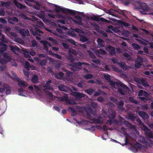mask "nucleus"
Here are the masks:
<instances>
[{
  "instance_id": "1",
  "label": "nucleus",
  "mask_w": 153,
  "mask_h": 153,
  "mask_svg": "<svg viewBox=\"0 0 153 153\" xmlns=\"http://www.w3.org/2000/svg\"><path fill=\"white\" fill-rule=\"evenodd\" d=\"M55 7H56V8L55 9V10L57 13L62 12L66 13L71 14H75L76 13V12L75 10L68 8L61 7L56 5L55 6Z\"/></svg>"
},
{
  "instance_id": "2",
  "label": "nucleus",
  "mask_w": 153,
  "mask_h": 153,
  "mask_svg": "<svg viewBox=\"0 0 153 153\" xmlns=\"http://www.w3.org/2000/svg\"><path fill=\"white\" fill-rule=\"evenodd\" d=\"M82 65H88V64L86 62H79L76 63L73 62L71 64H70L69 65L71 66L70 68L71 70L76 71L80 69V68L78 67V66H80Z\"/></svg>"
},
{
  "instance_id": "3",
  "label": "nucleus",
  "mask_w": 153,
  "mask_h": 153,
  "mask_svg": "<svg viewBox=\"0 0 153 153\" xmlns=\"http://www.w3.org/2000/svg\"><path fill=\"white\" fill-rule=\"evenodd\" d=\"M76 11V13L74 15H76L77 13V14L78 15L75 16V17L76 19L78 20V21L76 20H74L73 22L74 23L76 24L77 25H81L82 22V19L81 16H79V15H82L83 13L80 12H77Z\"/></svg>"
},
{
  "instance_id": "4",
  "label": "nucleus",
  "mask_w": 153,
  "mask_h": 153,
  "mask_svg": "<svg viewBox=\"0 0 153 153\" xmlns=\"http://www.w3.org/2000/svg\"><path fill=\"white\" fill-rule=\"evenodd\" d=\"M51 82V81L50 79H49L48 81L46 82V84L43 86L44 88L43 89V91L44 92H45L47 90H53V87L50 84Z\"/></svg>"
},
{
  "instance_id": "5",
  "label": "nucleus",
  "mask_w": 153,
  "mask_h": 153,
  "mask_svg": "<svg viewBox=\"0 0 153 153\" xmlns=\"http://www.w3.org/2000/svg\"><path fill=\"white\" fill-rule=\"evenodd\" d=\"M114 11V10H113L112 9H111L108 10V13L109 15H111L114 16H115V13ZM115 11L123 16H124L126 15L124 12L122 10H115Z\"/></svg>"
},
{
  "instance_id": "6",
  "label": "nucleus",
  "mask_w": 153,
  "mask_h": 153,
  "mask_svg": "<svg viewBox=\"0 0 153 153\" xmlns=\"http://www.w3.org/2000/svg\"><path fill=\"white\" fill-rule=\"evenodd\" d=\"M137 82L138 83L141 84L144 87H149V85L148 84L146 80L144 78H142L137 80Z\"/></svg>"
},
{
  "instance_id": "7",
  "label": "nucleus",
  "mask_w": 153,
  "mask_h": 153,
  "mask_svg": "<svg viewBox=\"0 0 153 153\" xmlns=\"http://www.w3.org/2000/svg\"><path fill=\"white\" fill-rule=\"evenodd\" d=\"M5 36L3 34L0 35V45H3L4 43H7L9 42L8 39L5 37Z\"/></svg>"
},
{
  "instance_id": "8",
  "label": "nucleus",
  "mask_w": 153,
  "mask_h": 153,
  "mask_svg": "<svg viewBox=\"0 0 153 153\" xmlns=\"http://www.w3.org/2000/svg\"><path fill=\"white\" fill-rule=\"evenodd\" d=\"M139 116L144 119L148 120L149 118L148 115L144 111H139L138 113Z\"/></svg>"
},
{
  "instance_id": "9",
  "label": "nucleus",
  "mask_w": 153,
  "mask_h": 153,
  "mask_svg": "<svg viewBox=\"0 0 153 153\" xmlns=\"http://www.w3.org/2000/svg\"><path fill=\"white\" fill-rule=\"evenodd\" d=\"M73 95L76 98H82L84 97L85 95L82 93L78 92H74L73 93Z\"/></svg>"
},
{
  "instance_id": "10",
  "label": "nucleus",
  "mask_w": 153,
  "mask_h": 153,
  "mask_svg": "<svg viewBox=\"0 0 153 153\" xmlns=\"http://www.w3.org/2000/svg\"><path fill=\"white\" fill-rule=\"evenodd\" d=\"M108 48L109 49L108 52L110 55L112 56L116 55L115 51V47L109 45Z\"/></svg>"
},
{
  "instance_id": "11",
  "label": "nucleus",
  "mask_w": 153,
  "mask_h": 153,
  "mask_svg": "<svg viewBox=\"0 0 153 153\" xmlns=\"http://www.w3.org/2000/svg\"><path fill=\"white\" fill-rule=\"evenodd\" d=\"M124 104V103L122 100L116 103L118 109L121 111H123L125 109L123 106Z\"/></svg>"
},
{
  "instance_id": "12",
  "label": "nucleus",
  "mask_w": 153,
  "mask_h": 153,
  "mask_svg": "<svg viewBox=\"0 0 153 153\" xmlns=\"http://www.w3.org/2000/svg\"><path fill=\"white\" fill-rule=\"evenodd\" d=\"M32 32L33 35H37L39 36H41L40 33H43L42 31L40 29L37 28H35L34 31H32Z\"/></svg>"
},
{
  "instance_id": "13",
  "label": "nucleus",
  "mask_w": 153,
  "mask_h": 153,
  "mask_svg": "<svg viewBox=\"0 0 153 153\" xmlns=\"http://www.w3.org/2000/svg\"><path fill=\"white\" fill-rule=\"evenodd\" d=\"M18 82V85L20 87H24V88L27 85L25 84V81H22L21 79L19 78H17L16 80Z\"/></svg>"
},
{
  "instance_id": "14",
  "label": "nucleus",
  "mask_w": 153,
  "mask_h": 153,
  "mask_svg": "<svg viewBox=\"0 0 153 153\" xmlns=\"http://www.w3.org/2000/svg\"><path fill=\"white\" fill-rule=\"evenodd\" d=\"M14 3L16 6L20 9L25 8L26 7L25 6L23 5L16 0L14 1Z\"/></svg>"
},
{
  "instance_id": "15",
  "label": "nucleus",
  "mask_w": 153,
  "mask_h": 153,
  "mask_svg": "<svg viewBox=\"0 0 153 153\" xmlns=\"http://www.w3.org/2000/svg\"><path fill=\"white\" fill-rule=\"evenodd\" d=\"M102 118L101 116H99L98 117V118H94L93 119H92L91 120L93 121V122H89V123H95L97 124H99L100 123L101 121L100 120L101 119H102Z\"/></svg>"
},
{
  "instance_id": "16",
  "label": "nucleus",
  "mask_w": 153,
  "mask_h": 153,
  "mask_svg": "<svg viewBox=\"0 0 153 153\" xmlns=\"http://www.w3.org/2000/svg\"><path fill=\"white\" fill-rule=\"evenodd\" d=\"M117 64L120 66V68L124 70L127 69V66L124 62H117Z\"/></svg>"
},
{
  "instance_id": "17",
  "label": "nucleus",
  "mask_w": 153,
  "mask_h": 153,
  "mask_svg": "<svg viewBox=\"0 0 153 153\" xmlns=\"http://www.w3.org/2000/svg\"><path fill=\"white\" fill-rule=\"evenodd\" d=\"M19 21L18 19L16 17H13L8 19V22L11 24H14Z\"/></svg>"
},
{
  "instance_id": "18",
  "label": "nucleus",
  "mask_w": 153,
  "mask_h": 153,
  "mask_svg": "<svg viewBox=\"0 0 153 153\" xmlns=\"http://www.w3.org/2000/svg\"><path fill=\"white\" fill-rule=\"evenodd\" d=\"M140 9L144 10H148L150 7L146 3H143L140 5Z\"/></svg>"
},
{
  "instance_id": "19",
  "label": "nucleus",
  "mask_w": 153,
  "mask_h": 153,
  "mask_svg": "<svg viewBox=\"0 0 153 153\" xmlns=\"http://www.w3.org/2000/svg\"><path fill=\"white\" fill-rule=\"evenodd\" d=\"M150 95L149 94L147 97L144 96V97H139V99L143 101L144 102H146L147 101L151 100L152 99L150 97Z\"/></svg>"
},
{
  "instance_id": "20",
  "label": "nucleus",
  "mask_w": 153,
  "mask_h": 153,
  "mask_svg": "<svg viewBox=\"0 0 153 153\" xmlns=\"http://www.w3.org/2000/svg\"><path fill=\"white\" fill-rule=\"evenodd\" d=\"M58 99L60 101H63L65 100L66 103L69 104L71 103L70 100H69L67 99V98L65 96L59 97L58 98Z\"/></svg>"
},
{
  "instance_id": "21",
  "label": "nucleus",
  "mask_w": 153,
  "mask_h": 153,
  "mask_svg": "<svg viewBox=\"0 0 153 153\" xmlns=\"http://www.w3.org/2000/svg\"><path fill=\"white\" fill-rule=\"evenodd\" d=\"M59 89L61 91L67 92V88L63 84L59 85L58 86Z\"/></svg>"
},
{
  "instance_id": "22",
  "label": "nucleus",
  "mask_w": 153,
  "mask_h": 153,
  "mask_svg": "<svg viewBox=\"0 0 153 153\" xmlns=\"http://www.w3.org/2000/svg\"><path fill=\"white\" fill-rule=\"evenodd\" d=\"M2 56L7 62H10L12 59L11 58L7 53H3Z\"/></svg>"
},
{
  "instance_id": "23",
  "label": "nucleus",
  "mask_w": 153,
  "mask_h": 153,
  "mask_svg": "<svg viewBox=\"0 0 153 153\" xmlns=\"http://www.w3.org/2000/svg\"><path fill=\"white\" fill-rule=\"evenodd\" d=\"M41 43L43 44V47L45 49H48V45L50 47L51 46V43L46 41H41Z\"/></svg>"
},
{
  "instance_id": "24",
  "label": "nucleus",
  "mask_w": 153,
  "mask_h": 153,
  "mask_svg": "<svg viewBox=\"0 0 153 153\" xmlns=\"http://www.w3.org/2000/svg\"><path fill=\"white\" fill-rule=\"evenodd\" d=\"M79 35L80 37V40L81 41L84 42L88 41V39L85 36L81 34H79Z\"/></svg>"
},
{
  "instance_id": "25",
  "label": "nucleus",
  "mask_w": 153,
  "mask_h": 153,
  "mask_svg": "<svg viewBox=\"0 0 153 153\" xmlns=\"http://www.w3.org/2000/svg\"><path fill=\"white\" fill-rule=\"evenodd\" d=\"M149 94L146 91L143 90H140L138 94V95L139 96H143L147 97Z\"/></svg>"
},
{
  "instance_id": "26",
  "label": "nucleus",
  "mask_w": 153,
  "mask_h": 153,
  "mask_svg": "<svg viewBox=\"0 0 153 153\" xmlns=\"http://www.w3.org/2000/svg\"><path fill=\"white\" fill-rule=\"evenodd\" d=\"M95 52L97 54H101L102 55H105L106 52L104 50L100 49L99 50H97Z\"/></svg>"
},
{
  "instance_id": "27",
  "label": "nucleus",
  "mask_w": 153,
  "mask_h": 153,
  "mask_svg": "<svg viewBox=\"0 0 153 153\" xmlns=\"http://www.w3.org/2000/svg\"><path fill=\"white\" fill-rule=\"evenodd\" d=\"M1 6L2 7H4L6 8H7L10 6V1H7L6 2H4L1 1H0Z\"/></svg>"
},
{
  "instance_id": "28",
  "label": "nucleus",
  "mask_w": 153,
  "mask_h": 153,
  "mask_svg": "<svg viewBox=\"0 0 153 153\" xmlns=\"http://www.w3.org/2000/svg\"><path fill=\"white\" fill-rule=\"evenodd\" d=\"M100 94H102L104 95H106V94L105 92L103 91L100 90H98V91H96L94 94V96H98L100 95Z\"/></svg>"
},
{
  "instance_id": "29",
  "label": "nucleus",
  "mask_w": 153,
  "mask_h": 153,
  "mask_svg": "<svg viewBox=\"0 0 153 153\" xmlns=\"http://www.w3.org/2000/svg\"><path fill=\"white\" fill-rule=\"evenodd\" d=\"M118 22L121 26H124L126 27H128L130 25L129 23L123 22L121 20H119Z\"/></svg>"
},
{
  "instance_id": "30",
  "label": "nucleus",
  "mask_w": 153,
  "mask_h": 153,
  "mask_svg": "<svg viewBox=\"0 0 153 153\" xmlns=\"http://www.w3.org/2000/svg\"><path fill=\"white\" fill-rule=\"evenodd\" d=\"M145 133L147 136L148 137L150 138L153 137V134L149 129L145 131Z\"/></svg>"
},
{
  "instance_id": "31",
  "label": "nucleus",
  "mask_w": 153,
  "mask_h": 153,
  "mask_svg": "<svg viewBox=\"0 0 153 153\" xmlns=\"http://www.w3.org/2000/svg\"><path fill=\"white\" fill-rule=\"evenodd\" d=\"M116 114L115 111H112L111 114H110L109 116H108V117L109 119H111L112 120L114 119L116 117Z\"/></svg>"
},
{
  "instance_id": "32",
  "label": "nucleus",
  "mask_w": 153,
  "mask_h": 153,
  "mask_svg": "<svg viewBox=\"0 0 153 153\" xmlns=\"http://www.w3.org/2000/svg\"><path fill=\"white\" fill-rule=\"evenodd\" d=\"M1 47L0 48V51L3 53L4 51H6L7 50V45L6 44L0 45Z\"/></svg>"
},
{
  "instance_id": "33",
  "label": "nucleus",
  "mask_w": 153,
  "mask_h": 153,
  "mask_svg": "<svg viewBox=\"0 0 153 153\" xmlns=\"http://www.w3.org/2000/svg\"><path fill=\"white\" fill-rule=\"evenodd\" d=\"M94 91V90H93L92 88H90L88 89H86L85 90V92H86L90 95H92Z\"/></svg>"
},
{
  "instance_id": "34",
  "label": "nucleus",
  "mask_w": 153,
  "mask_h": 153,
  "mask_svg": "<svg viewBox=\"0 0 153 153\" xmlns=\"http://www.w3.org/2000/svg\"><path fill=\"white\" fill-rule=\"evenodd\" d=\"M97 42L98 45L100 47H102L104 46L102 44V43L104 42V41L103 39L100 38H98L97 39Z\"/></svg>"
},
{
  "instance_id": "35",
  "label": "nucleus",
  "mask_w": 153,
  "mask_h": 153,
  "mask_svg": "<svg viewBox=\"0 0 153 153\" xmlns=\"http://www.w3.org/2000/svg\"><path fill=\"white\" fill-rule=\"evenodd\" d=\"M123 56L128 61H131L132 59L131 56L128 53H125L123 54Z\"/></svg>"
},
{
  "instance_id": "36",
  "label": "nucleus",
  "mask_w": 153,
  "mask_h": 153,
  "mask_svg": "<svg viewBox=\"0 0 153 153\" xmlns=\"http://www.w3.org/2000/svg\"><path fill=\"white\" fill-rule=\"evenodd\" d=\"M123 123L126 126L129 128H131L132 126V124L127 120H124Z\"/></svg>"
},
{
  "instance_id": "37",
  "label": "nucleus",
  "mask_w": 153,
  "mask_h": 153,
  "mask_svg": "<svg viewBox=\"0 0 153 153\" xmlns=\"http://www.w3.org/2000/svg\"><path fill=\"white\" fill-rule=\"evenodd\" d=\"M67 59L71 62H73L75 60V59L73 58V56L71 54H70L67 57Z\"/></svg>"
},
{
  "instance_id": "38",
  "label": "nucleus",
  "mask_w": 153,
  "mask_h": 153,
  "mask_svg": "<svg viewBox=\"0 0 153 153\" xmlns=\"http://www.w3.org/2000/svg\"><path fill=\"white\" fill-rule=\"evenodd\" d=\"M68 108L72 112L71 115L72 116H74L77 114L76 110H75L73 107H69Z\"/></svg>"
},
{
  "instance_id": "39",
  "label": "nucleus",
  "mask_w": 153,
  "mask_h": 153,
  "mask_svg": "<svg viewBox=\"0 0 153 153\" xmlns=\"http://www.w3.org/2000/svg\"><path fill=\"white\" fill-rule=\"evenodd\" d=\"M30 67L31 66L29 62L28 61H25V67L26 69H27V70L29 71Z\"/></svg>"
},
{
  "instance_id": "40",
  "label": "nucleus",
  "mask_w": 153,
  "mask_h": 153,
  "mask_svg": "<svg viewBox=\"0 0 153 153\" xmlns=\"http://www.w3.org/2000/svg\"><path fill=\"white\" fill-rule=\"evenodd\" d=\"M38 79V78L37 76L34 75L32 78V81L33 83H36L37 82Z\"/></svg>"
},
{
  "instance_id": "41",
  "label": "nucleus",
  "mask_w": 153,
  "mask_h": 153,
  "mask_svg": "<svg viewBox=\"0 0 153 153\" xmlns=\"http://www.w3.org/2000/svg\"><path fill=\"white\" fill-rule=\"evenodd\" d=\"M95 28V30L98 32V31L100 30H101L100 29V27L99 25L96 24V23H94L92 25Z\"/></svg>"
},
{
  "instance_id": "42",
  "label": "nucleus",
  "mask_w": 153,
  "mask_h": 153,
  "mask_svg": "<svg viewBox=\"0 0 153 153\" xmlns=\"http://www.w3.org/2000/svg\"><path fill=\"white\" fill-rule=\"evenodd\" d=\"M10 49L13 52H14L16 51H18L19 48L18 47H15L13 46H10Z\"/></svg>"
},
{
  "instance_id": "43",
  "label": "nucleus",
  "mask_w": 153,
  "mask_h": 153,
  "mask_svg": "<svg viewBox=\"0 0 153 153\" xmlns=\"http://www.w3.org/2000/svg\"><path fill=\"white\" fill-rule=\"evenodd\" d=\"M117 91L118 93H120L122 95H123L125 94L126 91L122 88H118Z\"/></svg>"
},
{
  "instance_id": "44",
  "label": "nucleus",
  "mask_w": 153,
  "mask_h": 153,
  "mask_svg": "<svg viewBox=\"0 0 153 153\" xmlns=\"http://www.w3.org/2000/svg\"><path fill=\"white\" fill-rule=\"evenodd\" d=\"M47 62V60L46 59H43L40 61L39 63V64L41 66H45L46 65Z\"/></svg>"
},
{
  "instance_id": "45",
  "label": "nucleus",
  "mask_w": 153,
  "mask_h": 153,
  "mask_svg": "<svg viewBox=\"0 0 153 153\" xmlns=\"http://www.w3.org/2000/svg\"><path fill=\"white\" fill-rule=\"evenodd\" d=\"M98 32L101 34L102 36L105 38L108 37L107 34L106 33L103 32L102 30H100L98 31Z\"/></svg>"
},
{
  "instance_id": "46",
  "label": "nucleus",
  "mask_w": 153,
  "mask_h": 153,
  "mask_svg": "<svg viewBox=\"0 0 153 153\" xmlns=\"http://www.w3.org/2000/svg\"><path fill=\"white\" fill-rule=\"evenodd\" d=\"M84 77L86 79H91L93 78V76L92 74H88L84 75Z\"/></svg>"
},
{
  "instance_id": "47",
  "label": "nucleus",
  "mask_w": 153,
  "mask_h": 153,
  "mask_svg": "<svg viewBox=\"0 0 153 153\" xmlns=\"http://www.w3.org/2000/svg\"><path fill=\"white\" fill-rule=\"evenodd\" d=\"M74 30L75 32L79 33V34H81V33L84 34V31L79 28H75L74 29Z\"/></svg>"
},
{
  "instance_id": "48",
  "label": "nucleus",
  "mask_w": 153,
  "mask_h": 153,
  "mask_svg": "<svg viewBox=\"0 0 153 153\" xmlns=\"http://www.w3.org/2000/svg\"><path fill=\"white\" fill-rule=\"evenodd\" d=\"M129 100L131 102L135 104H137L138 102L137 100H135L134 98L132 97H129Z\"/></svg>"
},
{
  "instance_id": "49",
  "label": "nucleus",
  "mask_w": 153,
  "mask_h": 153,
  "mask_svg": "<svg viewBox=\"0 0 153 153\" xmlns=\"http://www.w3.org/2000/svg\"><path fill=\"white\" fill-rule=\"evenodd\" d=\"M135 66L136 68H139L141 67L142 65L141 63L136 60L135 61Z\"/></svg>"
},
{
  "instance_id": "50",
  "label": "nucleus",
  "mask_w": 153,
  "mask_h": 153,
  "mask_svg": "<svg viewBox=\"0 0 153 153\" xmlns=\"http://www.w3.org/2000/svg\"><path fill=\"white\" fill-rule=\"evenodd\" d=\"M132 46L134 48L135 50H137L138 49H139L140 48V46L136 43H133L132 44Z\"/></svg>"
},
{
  "instance_id": "51",
  "label": "nucleus",
  "mask_w": 153,
  "mask_h": 153,
  "mask_svg": "<svg viewBox=\"0 0 153 153\" xmlns=\"http://www.w3.org/2000/svg\"><path fill=\"white\" fill-rule=\"evenodd\" d=\"M45 92L48 96V97H49L50 99H52L53 98V95L49 91H46Z\"/></svg>"
},
{
  "instance_id": "52",
  "label": "nucleus",
  "mask_w": 153,
  "mask_h": 153,
  "mask_svg": "<svg viewBox=\"0 0 153 153\" xmlns=\"http://www.w3.org/2000/svg\"><path fill=\"white\" fill-rule=\"evenodd\" d=\"M19 33L24 36H25V30L24 29H20L19 31Z\"/></svg>"
},
{
  "instance_id": "53",
  "label": "nucleus",
  "mask_w": 153,
  "mask_h": 153,
  "mask_svg": "<svg viewBox=\"0 0 153 153\" xmlns=\"http://www.w3.org/2000/svg\"><path fill=\"white\" fill-rule=\"evenodd\" d=\"M136 60L137 61L141 63H142L143 62L144 59L143 58L141 57L140 56H138Z\"/></svg>"
},
{
  "instance_id": "54",
  "label": "nucleus",
  "mask_w": 153,
  "mask_h": 153,
  "mask_svg": "<svg viewBox=\"0 0 153 153\" xmlns=\"http://www.w3.org/2000/svg\"><path fill=\"white\" fill-rule=\"evenodd\" d=\"M128 118L130 119L131 120L133 121H135L136 119L135 117L134 116L133 114H130L129 115Z\"/></svg>"
},
{
  "instance_id": "55",
  "label": "nucleus",
  "mask_w": 153,
  "mask_h": 153,
  "mask_svg": "<svg viewBox=\"0 0 153 153\" xmlns=\"http://www.w3.org/2000/svg\"><path fill=\"white\" fill-rule=\"evenodd\" d=\"M74 30H70L68 32L69 34L71 36L73 37H75L76 36V34H75Z\"/></svg>"
},
{
  "instance_id": "56",
  "label": "nucleus",
  "mask_w": 153,
  "mask_h": 153,
  "mask_svg": "<svg viewBox=\"0 0 153 153\" xmlns=\"http://www.w3.org/2000/svg\"><path fill=\"white\" fill-rule=\"evenodd\" d=\"M142 110H147L149 109V106L147 104L143 105L141 106Z\"/></svg>"
},
{
  "instance_id": "57",
  "label": "nucleus",
  "mask_w": 153,
  "mask_h": 153,
  "mask_svg": "<svg viewBox=\"0 0 153 153\" xmlns=\"http://www.w3.org/2000/svg\"><path fill=\"white\" fill-rule=\"evenodd\" d=\"M24 56L25 57L27 58L30 57V54L29 53V52L27 51H26L24 53Z\"/></svg>"
},
{
  "instance_id": "58",
  "label": "nucleus",
  "mask_w": 153,
  "mask_h": 153,
  "mask_svg": "<svg viewBox=\"0 0 153 153\" xmlns=\"http://www.w3.org/2000/svg\"><path fill=\"white\" fill-rule=\"evenodd\" d=\"M7 62L4 58H0V63L1 64H5Z\"/></svg>"
},
{
  "instance_id": "59",
  "label": "nucleus",
  "mask_w": 153,
  "mask_h": 153,
  "mask_svg": "<svg viewBox=\"0 0 153 153\" xmlns=\"http://www.w3.org/2000/svg\"><path fill=\"white\" fill-rule=\"evenodd\" d=\"M97 100L100 102H103L104 101L103 98L101 96L98 97L97 99Z\"/></svg>"
},
{
  "instance_id": "60",
  "label": "nucleus",
  "mask_w": 153,
  "mask_h": 153,
  "mask_svg": "<svg viewBox=\"0 0 153 153\" xmlns=\"http://www.w3.org/2000/svg\"><path fill=\"white\" fill-rule=\"evenodd\" d=\"M100 21L103 22H105L107 23H109L110 22L109 20L103 18H100Z\"/></svg>"
},
{
  "instance_id": "61",
  "label": "nucleus",
  "mask_w": 153,
  "mask_h": 153,
  "mask_svg": "<svg viewBox=\"0 0 153 153\" xmlns=\"http://www.w3.org/2000/svg\"><path fill=\"white\" fill-rule=\"evenodd\" d=\"M5 14V12L3 9H0V16H4Z\"/></svg>"
},
{
  "instance_id": "62",
  "label": "nucleus",
  "mask_w": 153,
  "mask_h": 153,
  "mask_svg": "<svg viewBox=\"0 0 153 153\" xmlns=\"http://www.w3.org/2000/svg\"><path fill=\"white\" fill-rule=\"evenodd\" d=\"M68 41L71 43L73 45H76V42L73 39H68Z\"/></svg>"
},
{
  "instance_id": "63",
  "label": "nucleus",
  "mask_w": 153,
  "mask_h": 153,
  "mask_svg": "<svg viewBox=\"0 0 153 153\" xmlns=\"http://www.w3.org/2000/svg\"><path fill=\"white\" fill-rule=\"evenodd\" d=\"M110 100L112 102L114 103H116L117 102V99L113 97H111L110 98Z\"/></svg>"
},
{
  "instance_id": "64",
  "label": "nucleus",
  "mask_w": 153,
  "mask_h": 153,
  "mask_svg": "<svg viewBox=\"0 0 153 153\" xmlns=\"http://www.w3.org/2000/svg\"><path fill=\"white\" fill-rule=\"evenodd\" d=\"M91 19H93V20L97 21H100V18H99L98 17H97L96 16H92L91 17Z\"/></svg>"
}]
</instances>
